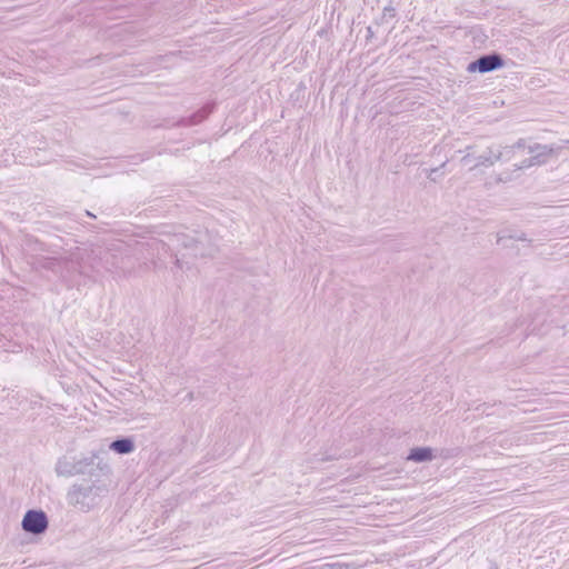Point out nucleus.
Segmentation results:
<instances>
[{
    "label": "nucleus",
    "instance_id": "7",
    "mask_svg": "<svg viewBox=\"0 0 569 569\" xmlns=\"http://www.w3.org/2000/svg\"><path fill=\"white\" fill-rule=\"evenodd\" d=\"M110 448L118 453H128L133 450V445L128 439L116 440L111 443Z\"/></svg>",
    "mask_w": 569,
    "mask_h": 569
},
{
    "label": "nucleus",
    "instance_id": "2",
    "mask_svg": "<svg viewBox=\"0 0 569 569\" xmlns=\"http://www.w3.org/2000/svg\"><path fill=\"white\" fill-rule=\"evenodd\" d=\"M560 147H552L546 144H536L529 148V153L531 154L529 159L521 162L520 166H516L517 170L528 168L535 164L545 163L550 157L558 154L560 151Z\"/></svg>",
    "mask_w": 569,
    "mask_h": 569
},
{
    "label": "nucleus",
    "instance_id": "3",
    "mask_svg": "<svg viewBox=\"0 0 569 569\" xmlns=\"http://www.w3.org/2000/svg\"><path fill=\"white\" fill-rule=\"evenodd\" d=\"M503 66V60L500 54L491 53L486 54L469 63L467 70L470 72L486 73L493 71Z\"/></svg>",
    "mask_w": 569,
    "mask_h": 569
},
{
    "label": "nucleus",
    "instance_id": "1",
    "mask_svg": "<svg viewBox=\"0 0 569 569\" xmlns=\"http://www.w3.org/2000/svg\"><path fill=\"white\" fill-rule=\"evenodd\" d=\"M523 144L518 142L511 147L497 148L495 146L487 147L485 151L479 153L476 158V163L470 167V170H473L478 167H492L496 162L506 158L507 160L511 159L517 149H522Z\"/></svg>",
    "mask_w": 569,
    "mask_h": 569
},
{
    "label": "nucleus",
    "instance_id": "11",
    "mask_svg": "<svg viewBox=\"0 0 569 569\" xmlns=\"http://www.w3.org/2000/svg\"><path fill=\"white\" fill-rule=\"evenodd\" d=\"M385 14H389L390 17H393L395 16V9L390 8V7L385 8Z\"/></svg>",
    "mask_w": 569,
    "mask_h": 569
},
{
    "label": "nucleus",
    "instance_id": "6",
    "mask_svg": "<svg viewBox=\"0 0 569 569\" xmlns=\"http://www.w3.org/2000/svg\"><path fill=\"white\" fill-rule=\"evenodd\" d=\"M432 457L431 450L429 448H416L413 449L408 459L415 461H426L430 460Z\"/></svg>",
    "mask_w": 569,
    "mask_h": 569
},
{
    "label": "nucleus",
    "instance_id": "4",
    "mask_svg": "<svg viewBox=\"0 0 569 569\" xmlns=\"http://www.w3.org/2000/svg\"><path fill=\"white\" fill-rule=\"evenodd\" d=\"M48 520L42 511L30 510L24 515L22 527L26 531L41 533L47 529Z\"/></svg>",
    "mask_w": 569,
    "mask_h": 569
},
{
    "label": "nucleus",
    "instance_id": "8",
    "mask_svg": "<svg viewBox=\"0 0 569 569\" xmlns=\"http://www.w3.org/2000/svg\"><path fill=\"white\" fill-rule=\"evenodd\" d=\"M478 156L477 146H468L466 148V154L461 158V163L472 166L476 163V158Z\"/></svg>",
    "mask_w": 569,
    "mask_h": 569
},
{
    "label": "nucleus",
    "instance_id": "9",
    "mask_svg": "<svg viewBox=\"0 0 569 569\" xmlns=\"http://www.w3.org/2000/svg\"><path fill=\"white\" fill-rule=\"evenodd\" d=\"M212 111V107H204L202 110H200L197 114L192 117V123H198L202 121L204 118L208 117V114Z\"/></svg>",
    "mask_w": 569,
    "mask_h": 569
},
{
    "label": "nucleus",
    "instance_id": "5",
    "mask_svg": "<svg viewBox=\"0 0 569 569\" xmlns=\"http://www.w3.org/2000/svg\"><path fill=\"white\" fill-rule=\"evenodd\" d=\"M510 180H511V176L508 172L492 174L486 179L485 187L487 189H490V188L495 187L496 184H499L501 182H508Z\"/></svg>",
    "mask_w": 569,
    "mask_h": 569
},
{
    "label": "nucleus",
    "instance_id": "10",
    "mask_svg": "<svg viewBox=\"0 0 569 569\" xmlns=\"http://www.w3.org/2000/svg\"><path fill=\"white\" fill-rule=\"evenodd\" d=\"M446 164H447V162L445 161V162H443L439 168L430 169V170H429V173H428V178H429L430 180H432V181H436L437 179H436V177H435V176H437V172H438L440 169L445 168V167H446Z\"/></svg>",
    "mask_w": 569,
    "mask_h": 569
}]
</instances>
